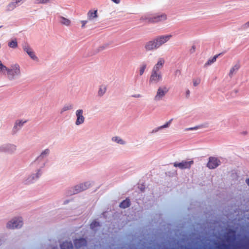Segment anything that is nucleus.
Here are the masks:
<instances>
[{"mask_svg": "<svg viewBox=\"0 0 249 249\" xmlns=\"http://www.w3.org/2000/svg\"><path fill=\"white\" fill-rule=\"evenodd\" d=\"M22 75L21 68L18 63L12 64L6 74L7 78L12 83L19 82Z\"/></svg>", "mask_w": 249, "mask_h": 249, "instance_id": "1", "label": "nucleus"}, {"mask_svg": "<svg viewBox=\"0 0 249 249\" xmlns=\"http://www.w3.org/2000/svg\"><path fill=\"white\" fill-rule=\"evenodd\" d=\"M45 166V163L41 167L37 168L34 172L31 173L24 179V182L26 185H30L35 183L41 177L43 174L42 168Z\"/></svg>", "mask_w": 249, "mask_h": 249, "instance_id": "2", "label": "nucleus"}, {"mask_svg": "<svg viewBox=\"0 0 249 249\" xmlns=\"http://www.w3.org/2000/svg\"><path fill=\"white\" fill-rule=\"evenodd\" d=\"M169 88L167 85H161L158 87L156 93L154 97L155 101L159 102L162 100L168 93Z\"/></svg>", "mask_w": 249, "mask_h": 249, "instance_id": "3", "label": "nucleus"}, {"mask_svg": "<svg viewBox=\"0 0 249 249\" xmlns=\"http://www.w3.org/2000/svg\"><path fill=\"white\" fill-rule=\"evenodd\" d=\"M23 225V219L20 216H16L10 219L6 224V227L8 229H19Z\"/></svg>", "mask_w": 249, "mask_h": 249, "instance_id": "4", "label": "nucleus"}, {"mask_svg": "<svg viewBox=\"0 0 249 249\" xmlns=\"http://www.w3.org/2000/svg\"><path fill=\"white\" fill-rule=\"evenodd\" d=\"M163 76L161 72H157L151 71L149 79V83L150 85H156L162 81Z\"/></svg>", "mask_w": 249, "mask_h": 249, "instance_id": "5", "label": "nucleus"}, {"mask_svg": "<svg viewBox=\"0 0 249 249\" xmlns=\"http://www.w3.org/2000/svg\"><path fill=\"white\" fill-rule=\"evenodd\" d=\"M172 37V35L171 34H168L159 36L154 39L155 41L157 47L158 49H159L164 44L167 43Z\"/></svg>", "mask_w": 249, "mask_h": 249, "instance_id": "6", "label": "nucleus"}, {"mask_svg": "<svg viewBox=\"0 0 249 249\" xmlns=\"http://www.w3.org/2000/svg\"><path fill=\"white\" fill-rule=\"evenodd\" d=\"M75 124L76 126H80L83 124L85 122V117L84 115V110L82 109H78L75 111Z\"/></svg>", "mask_w": 249, "mask_h": 249, "instance_id": "7", "label": "nucleus"}, {"mask_svg": "<svg viewBox=\"0 0 249 249\" xmlns=\"http://www.w3.org/2000/svg\"><path fill=\"white\" fill-rule=\"evenodd\" d=\"M22 49L23 51L27 53L31 59L36 62L39 61V58L36 56L35 52L31 47L28 44H25L22 45Z\"/></svg>", "mask_w": 249, "mask_h": 249, "instance_id": "8", "label": "nucleus"}, {"mask_svg": "<svg viewBox=\"0 0 249 249\" xmlns=\"http://www.w3.org/2000/svg\"><path fill=\"white\" fill-rule=\"evenodd\" d=\"M16 150V145L12 143H5L0 146V152L13 153Z\"/></svg>", "mask_w": 249, "mask_h": 249, "instance_id": "9", "label": "nucleus"}, {"mask_svg": "<svg viewBox=\"0 0 249 249\" xmlns=\"http://www.w3.org/2000/svg\"><path fill=\"white\" fill-rule=\"evenodd\" d=\"M27 121V120L25 119L17 120L15 122L12 129L13 132L14 133H16L19 131Z\"/></svg>", "mask_w": 249, "mask_h": 249, "instance_id": "10", "label": "nucleus"}, {"mask_svg": "<svg viewBox=\"0 0 249 249\" xmlns=\"http://www.w3.org/2000/svg\"><path fill=\"white\" fill-rule=\"evenodd\" d=\"M193 160H183L181 162H175L174 163V166L175 167H178L181 169L189 168L191 165L193 164Z\"/></svg>", "mask_w": 249, "mask_h": 249, "instance_id": "11", "label": "nucleus"}, {"mask_svg": "<svg viewBox=\"0 0 249 249\" xmlns=\"http://www.w3.org/2000/svg\"><path fill=\"white\" fill-rule=\"evenodd\" d=\"M165 62V61L163 58L160 57L158 58L156 63L152 68V71L157 72H161L160 70H161L163 67Z\"/></svg>", "mask_w": 249, "mask_h": 249, "instance_id": "12", "label": "nucleus"}, {"mask_svg": "<svg viewBox=\"0 0 249 249\" xmlns=\"http://www.w3.org/2000/svg\"><path fill=\"white\" fill-rule=\"evenodd\" d=\"M144 48L146 51H152L158 49L154 38L146 42L144 44Z\"/></svg>", "mask_w": 249, "mask_h": 249, "instance_id": "13", "label": "nucleus"}, {"mask_svg": "<svg viewBox=\"0 0 249 249\" xmlns=\"http://www.w3.org/2000/svg\"><path fill=\"white\" fill-rule=\"evenodd\" d=\"M91 185L89 181L81 183L75 186V193H78L79 192L84 191L88 189Z\"/></svg>", "mask_w": 249, "mask_h": 249, "instance_id": "14", "label": "nucleus"}, {"mask_svg": "<svg viewBox=\"0 0 249 249\" xmlns=\"http://www.w3.org/2000/svg\"><path fill=\"white\" fill-rule=\"evenodd\" d=\"M220 164V160L214 157H211L209 158L207 167L210 169H214Z\"/></svg>", "mask_w": 249, "mask_h": 249, "instance_id": "15", "label": "nucleus"}, {"mask_svg": "<svg viewBox=\"0 0 249 249\" xmlns=\"http://www.w3.org/2000/svg\"><path fill=\"white\" fill-rule=\"evenodd\" d=\"M154 15L147 13L142 16L140 19L147 23H154Z\"/></svg>", "mask_w": 249, "mask_h": 249, "instance_id": "16", "label": "nucleus"}, {"mask_svg": "<svg viewBox=\"0 0 249 249\" xmlns=\"http://www.w3.org/2000/svg\"><path fill=\"white\" fill-rule=\"evenodd\" d=\"M50 153V150L49 149L46 148V149L43 150L40 153V155L36 158V160H34L32 163V164H33L34 163H36V162L37 161V160H38L39 159L42 160L44 158H46L49 155Z\"/></svg>", "mask_w": 249, "mask_h": 249, "instance_id": "17", "label": "nucleus"}, {"mask_svg": "<svg viewBox=\"0 0 249 249\" xmlns=\"http://www.w3.org/2000/svg\"><path fill=\"white\" fill-rule=\"evenodd\" d=\"M240 68V65L239 62L235 63L234 64L231 68L229 72V76L230 77H232L234 75H235L237 72L238 71L239 69Z\"/></svg>", "mask_w": 249, "mask_h": 249, "instance_id": "18", "label": "nucleus"}, {"mask_svg": "<svg viewBox=\"0 0 249 249\" xmlns=\"http://www.w3.org/2000/svg\"><path fill=\"white\" fill-rule=\"evenodd\" d=\"M59 22L61 25L67 27L70 26L71 24V21L63 16L59 17Z\"/></svg>", "mask_w": 249, "mask_h": 249, "instance_id": "19", "label": "nucleus"}, {"mask_svg": "<svg viewBox=\"0 0 249 249\" xmlns=\"http://www.w3.org/2000/svg\"><path fill=\"white\" fill-rule=\"evenodd\" d=\"M111 142H115L117 144H120V145H125L126 144V142L125 140H124L123 138H122L120 136H113L111 138Z\"/></svg>", "mask_w": 249, "mask_h": 249, "instance_id": "20", "label": "nucleus"}, {"mask_svg": "<svg viewBox=\"0 0 249 249\" xmlns=\"http://www.w3.org/2000/svg\"><path fill=\"white\" fill-rule=\"evenodd\" d=\"M98 17L97 10H89L87 13L88 20L92 21L96 18Z\"/></svg>", "mask_w": 249, "mask_h": 249, "instance_id": "21", "label": "nucleus"}, {"mask_svg": "<svg viewBox=\"0 0 249 249\" xmlns=\"http://www.w3.org/2000/svg\"><path fill=\"white\" fill-rule=\"evenodd\" d=\"M167 19V16L165 14L160 15H154V23L165 21Z\"/></svg>", "mask_w": 249, "mask_h": 249, "instance_id": "22", "label": "nucleus"}, {"mask_svg": "<svg viewBox=\"0 0 249 249\" xmlns=\"http://www.w3.org/2000/svg\"><path fill=\"white\" fill-rule=\"evenodd\" d=\"M107 90V86L105 84L101 85L98 89L97 95L99 97L103 96L106 93Z\"/></svg>", "mask_w": 249, "mask_h": 249, "instance_id": "23", "label": "nucleus"}, {"mask_svg": "<svg viewBox=\"0 0 249 249\" xmlns=\"http://www.w3.org/2000/svg\"><path fill=\"white\" fill-rule=\"evenodd\" d=\"M9 68L5 65L0 60V74L6 75Z\"/></svg>", "mask_w": 249, "mask_h": 249, "instance_id": "24", "label": "nucleus"}, {"mask_svg": "<svg viewBox=\"0 0 249 249\" xmlns=\"http://www.w3.org/2000/svg\"><path fill=\"white\" fill-rule=\"evenodd\" d=\"M219 56V54H216L213 56L212 58H210L204 64V67H207L209 66H211L214 63H215L216 61L217 58Z\"/></svg>", "mask_w": 249, "mask_h": 249, "instance_id": "25", "label": "nucleus"}, {"mask_svg": "<svg viewBox=\"0 0 249 249\" xmlns=\"http://www.w3.org/2000/svg\"><path fill=\"white\" fill-rule=\"evenodd\" d=\"M86 241L85 239L83 238H80L79 239H76L74 241V245L77 248H80L83 246H84L86 244Z\"/></svg>", "mask_w": 249, "mask_h": 249, "instance_id": "26", "label": "nucleus"}, {"mask_svg": "<svg viewBox=\"0 0 249 249\" xmlns=\"http://www.w3.org/2000/svg\"><path fill=\"white\" fill-rule=\"evenodd\" d=\"M18 41L16 38L10 40L8 43V46L11 48L16 49L18 47Z\"/></svg>", "mask_w": 249, "mask_h": 249, "instance_id": "27", "label": "nucleus"}, {"mask_svg": "<svg viewBox=\"0 0 249 249\" xmlns=\"http://www.w3.org/2000/svg\"><path fill=\"white\" fill-rule=\"evenodd\" d=\"M17 6V4L14 0H13L6 6V10L7 11H11L13 10Z\"/></svg>", "mask_w": 249, "mask_h": 249, "instance_id": "28", "label": "nucleus"}, {"mask_svg": "<svg viewBox=\"0 0 249 249\" xmlns=\"http://www.w3.org/2000/svg\"><path fill=\"white\" fill-rule=\"evenodd\" d=\"M72 245L70 242H65L61 245V249H72Z\"/></svg>", "mask_w": 249, "mask_h": 249, "instance_id": "29", "label": "nucleus"}, {"mask_svg": "<svg viewBox=\"0 0 249 249\" xmlns=\"http://www.w3.org/2000/svg\"><path fill=\"white\" fill-rule=\"evenodd\" d=\"M73 105L71 104H67L65 105L61 110V113H63L65 111L71 110L73 108Z\"/></svg>", "mask_w": 249, "mask_h": 249, "instance_id": "30", "label": "nucleus"}, {"mask_svg": "<svg viewBox=\"0 0 249 249\" xmlns=\"http://www.w3.org/2000/svg\"><path fill=\"white\" fill-rule=\"evenodd\" d=\"M130 205V202L128 199H125L124 200L122 203L120 204V207L122 208H126L128 207Z\"/></svg>", "mask_w": 249, "mask_h": 249, "instance_id": "31", "label": "nucleus"}, {"mask_svg": "<svg viewBox=\"0 0 249 249\" xmlns=\"http://www.w3.org/2000/svg\"><path fill=\"white\" fill-rule=\"evenodd\" d=\"M146 68V65L145 64H142L141 65L139 68V74L140 76L143 75L144 71Z\"/></svg>", "mask_w": 249, "mask_h": 249, "instance_id": "32", "label": "nucleus"}, {"mask_svg": "<svg viewBox=\"0 0 249 249\" xmlns=\"http://www.w3.org/2000/svg\"><path fill=\"white\" fill-rule=\"evenodd\" d=\"M52 0H35L36 4H47L50 2Z\"/></svg>", "mask_w": 249, "mask_h": 249, "instance_id": "33", "label": "nucleus"}, {"mask_svg": "<svg viewBox=\"0 0 249 249\" xmlns=\"http://www.w3.org/2000/svg\"><path fill=\"white\" fill-rule=\"evenodd\" d=\"M190 94H191V91L190 90L187 89H185V92H184V96L186 99H189L190 97Z\"/></svg>", "mask_w": 249, "mask_h": 249, "instance_id": "34", "label": "nucleus"}, {"mask_svg": "<svg viewBox=\"0 0 249 249\" xmlns=\"http://www.w3.org/2000/svg\"><path fill=\"white\" fill-rule=\"evenodd\" d=\"M99 226V223L96 221L92 222L90 224L91 229L94 230L96 227H97Z\"/></svg>", "mask_w": 249, "mask_h": 249, "instance_id": "35", "label": "nucleus"}, {"mask_svg": "<svg viewBox=\"0 0 249 249\" xmlns=\"http://www.w3.org/2000/svg\"><path fill=\"white\" fill-rule=\"evenodd\" d=\"M161 128L160 126L159 127H155L151 131V134H155V133H157L158 132H159V131L161 130Z\"/></svg>", "mask_w": 249, "mask_h": 249, "instance_id": "36", "label": "nucleus"}, {"mask_svg": "<svg viewBox=\"0 0 249 249\" xmlns=\"http://www.w3.org/2000/svg\"><path fill=\"white\" fill-rule=\"evenodd\" d=\"M193 85L195 87L197 86L200 83V80L199 79H194L193 81Z\"/></svg>", "mask_w": 249, "mask_h": 249, "instance_id": "37", "label": "nucleus"}, {"mask_svg": "<svg viewBox=\"0 0 249 249\" xmlns=\"http://www.w3.org/2000/svg\"><path fill=\"white\" fill-rule=\"evenodd\" d=\"M131 97L134 98H142V95L140 93H137V94H132L131 95Z\"/></svg>", "mask_w": 249, "mask_h": 249, "instance_id": "38", "label": "nucleus"}, {"mask_svg": "<svg viewBox=\"0 0 249 249\" xmlns=\"http://www.w3.org/2000/svg\"><path fill=\"white\" fill-rule=\"evenodd\" d=\"M88 20H83L80 21V22L82 24L81 28L82 29H84L85 28L86 24L88 23Z\"/></svg>", "mask_w": 249, "mask_h": 249, "instance_id": "39", "label": "nucleus"}, {"mask_svg": "<svg viewBox=\"0 0 249 249\" xmlns=\"http://www.w3.org/2000/svg\"><path fill=\"white\" fill-rule=\"evenodd\" d=\"M170 123H171V121H169V122H167L166 123H165L164 124L160 126L161 129L168 127L170 124Z\"/></svg>", "mask_w": 249, "mask_h": 249, "instance_id": "40", "label": "nucleus"}, {"mask_svg": "<svg viewBox=\"0 0 249 249\" xmlns=\"http://www.w3.org/2000/svg\"><path fill=\"white\" fill-rule=\"evenodd\" d=\"M13 0L15 1V2L18 5V4H20L23 3L24 2L26 1L27 0Z\"/></svg>", "mask_w": 249, "mask_h": 249, "instance_id": "41", "label": "nucleus"}, {"mask_svg": "<svg viewBox=\"0 0 249 249\" xmlns=\"http://www.w3.org/2000/svg\"><path fill=\"white\" fill-rule=\"evenodd\" d=\"M198 126H195V127H190V128H186L185 129V130L186 131H188V130H197L198 129Z\"/></svg>", "mask_w": 249, "mask_h": 249, "instance_id": "42", "label": "nucleus"}, {"mask_svg": "<svg viewBox=\"0 0 249 249\" xmlns=\"http://www.w3.org/2000/svg\"><path fill=\"white\" fill-rule=\"evenodd\" d=\"M195 51H196V46L195 45H193L190 49V52L191 53H195Z\"/></svg>", "mask_w": 249, "mask_h": 249, "instance_id": "43", "label": "nucleus"}, {"mask_svg": "<svg viewBox=\"0 0 249 249\" xmlns=\"http://www.w3.org/2000/svg\"><path fill=\"white\" fill-rule=\"evenodd\" d=\"M243 26L244 29L249 28V21L245 23Z\"/></svg>", "mask_w": 249, "mask_h": 249, "instance_id": "44", "label": "nucleus"}, {"mask_svg": "<svg viewBox=\"0 0 249 249\" xmlns=\"http://www.w3.org/2000/svg\"><path fill=\"white\" fill-rule=\"evenodd\" d=\"M112 2L116 4H119L120 3L121 0H111Z\"/></svg>", "mask_w": 249, "mask_h": 249, "instance_id": "45", "label": "nucleus"}, {"mask_svg": "<svg viewBox=\"0 0 249 249\" xmlns=\"http://www.w3.org/2000/svg\"><path fill=\"white\" fill-rule=\"evenodd\" d=\"M106 47V46H100V47H99V51H102V50H103L104 49H105Z\"/></svg>", "mask_w": 249, "mask_h": 249, "instance_id": "46", "label": "nucleus"}, {"mask_svg": "<svg viewBox=\"0 0 249 249\" xmlns=\"http://www.w3.org/2000/svg\"><path fill=\"white\" fill-rule=\"evenodd\" d=\"M246 182L248 185L249 186V178L246 180Z\"/></svg>", "mask_w": 249, "mask_h": 249, "instance_id": "47", "label": "nucleus"}, {"mask_svg": "<svg viewBox=\"0 0 249 249\" xmlns=\"http://www.w3.org/2000/svg\"><path fill=\"white\" fill-rule=\"evenodd\" d=\"M1 27V26H0V28Z\"/></svg>", "mask_w": 249, "mask_h": 249, "instance_id": "48", "label": "nucleus"}]
</instances>
